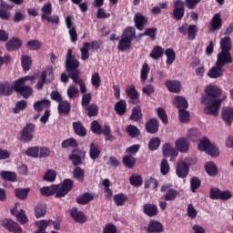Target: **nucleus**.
I'll use <instances>...</instances> for the list:
<instances>
[{
	"label": "nucleus",
	"instance_id": "nucleus-41",
	"mask_svg": "<svg viewBox=\"0 0 233 233\" xmlns=\"http://www.w3.org/2000/svg\"><path fill=\"white\" fill-rule=\"evenodd\" d=\"M122 37L124 39H128L129 41H132L133 39L137 40V35H136V28L132 26L127 27L123 32Z\"/></svg>",
	"mask_w": 233,
	"mask_h": 233
},
{
	"label": "nucleus",
	"instance_id": "nucleus-22",
	"mask_svg": "<svg viewBox=\"0 0 233 233\" xmlns=\"http://www.w3.org/2000/svg\"><path fill=\"white\" fill-rule=\"evenodd\" d=\"M162 154L164 157H170V156H173V157H177V156H179L177 149L174 148L170 143H166L163 145Z\"/></svg>",
	"mask_w": 233,
	"mask_h": 233
},
{
	"label": "nucleus",
	"instance_id": "nucleus-51",
	"mask_svg": "<svg viewBox=\"0 0 233 233\" xmlns=\"http://www.w3.org/2000/svg\"><path fill=\"white\" fill-rule=\"evenodd\" d=\"M159 187V182H157V179L150 177L149 178H146L144 188H152L153 190H156Z\"/></svg>",
	"mask_w": 233,
	"mask_h": 233
},
{
	"label": "nucleus",
	"instance_id": "nucleus-59",
	"mask_svg": "<svg viewBox=\"0 0 233 233\" xmlns=\"http://www.w3.org/2000/svg\"><path fill=\"white\" fill-rule=\"evenodd\" d=\"M91 132H93V134H96V136H101V134H103V127L97 120H94L93 122H91Z\"/></svg>",
	"mask_w": 233,
	"mask_h": 233
},
{
	"label": "nucleus",
	"instance_id": "nucleus-20",
	"mask_svg": "<svg viewBox=\"0 0 233 233\" xmlns=\"http://www.w3.org/2000/svg\"><path fill=\"white\" fill-rule=\"evenodd\" d=\"M165 86L172 94H179L181 92V82L178 80H167Z\"/></svg>",
	"mask_w": 233,
	"mask_h": 233
},
{
	"label": "nucleus",
	"instance_id": "nucleus-10",
	"mask_svg": "<svg viewBox=\"0 0 233 233\" xmlns=\"http://www.w3.org/2000/svg\"><path fill=\"white\" fill-rule=\"evenodd\" d=\"M190 172V166L187 165L185 161H179L177 163L176 167V175L180 179H185Z\"/></svg>",
	"mask_w": 233,
	"mask_h": 233
},
{
	"label": "nucleus",
	"instance_id": "nucleus-31",
	"mask_svg": "<svg viewBox=\"0 0 233 233\" xmlns=\"http://www.w3.org/2000/svg\"><path fill=\"white\" fill-rule=\"evenodd\" d=\"M58 106H57V110H58V114H64L65 116H68V114H70V110H72V105L70 104V102L65 100V101H61L58 102Z\"/></svg>",
	"mask_w": 233,
	"mask_h": 233
},
{
	"label": "nucleus",
	"instance_id": "nucleus-35",
	"mask_svg": "<svg viewBox=\"0 0 233 233\" xmlns=\"http://www.w3.org/2000/svg\"><path fill=\"white\" fill-rule=\"evenodd\" d=\"M221 52H230L232 50V38L225 36L220 40Z\"/></svg>",
	"mask_w": 233,
	"mask_h": 233
},
{
	"label": "nucleus",
	"instance_id": "nucleus-63",
	"mask_svg": "<svg viewBox=\"0 0 233 233\" xmlns=\"http://www.w3.org/2000/svg\"><path fill=\"white\" fill-rule=\"evenodd\" d=\"M199 187H201V179H199V177H191L190 178L191 192H196V190H198Z\"/></svg>",
	"mask_w": 233,
	"mask_h": 233
},
{
	"label": "nucleus",
	"instance_id": "nucleus-33",
	"mask_svg": "<svg viewBox=\"0 0 233 233\" xmlns=\"http://www.w3.org/2000/svg\"><path fill=\"white\" fill-rule=\"evenodd\" d=\"M130 121H141L143 119V112L141 111V106H136L131 110V115L129 116Z\"/></svg>",
	"mask_w": 233,
	"mask_h": 233
},
{
	"label": "nucleus",
	"instance_id": "nucleus-54",
	"mask_svg": "<svg viewBox=\"0 0 233 233\" xmlns=\"http://www.w3.org/2000/svg\"><path fill=\"white\" fill-rule=\"evenodd\" d=\"M211 145L210 140L207 137H204L198 143V150L200 152H207Z\"/></svg>",
	"mask_w": 233,
	"mask_h": 233
},
{
	"label": "nucleus",
	"instance_id": "nucleus-39",
	"mask_svg": "<svg viewBox=\"0 0 233 233\" xmlns=\"http://www.w3.org/2000/svg\"><path fill=\"white\" fill-rule=\"evenodd\" d=\"M21 65L24 72H28L32 68V57L28 55L21 56Z\"/></svg>",
	"mask_w": 233,
	"mask_h": 233
},
{
	"label": "nucleus",
	"instance_id": "nucleus-14",
	"mask_svg": "<svg viewBox=\"0 0 233 233\" xmlns=\"http://www.w3.org/2000/svg\"><path fill=\"white\" fill-rule=\"evenodd\" d=\"M143 213L147 218H156L159 214V208H157V205L156 204L146 203L143 205Z\"/></svg>",
	"mask_w": 233,
	"mask_h": 233
},
{
	"label": "nucleus",
	"instance_id": "nucleus-44",
	"mask_svg": "<svg viewBox=\"0 0 233 233\" xmlns=\"http://www.w3.org/2000/svg\"><path fill=\"white\" fill-rule=\"evenodd\" d=\"M50 100L46 99L37 101L34 104V110H35V112H43L44 108H48V106H50Z\"/></svg>",
	"mask_w": 233,
	"mask_h": 233
},
{
	"label": "nucleus",
	"instance_id": "nucleus-47",
	"mask_svg": "<svg viewBox=\"0 0 233 233\" xmlns=\"http://www.w3.org/2000/svg\"><path fill=\"white\" fill-rule=\"evenodd\" d=\"M85 110H86L88 117H96L99 114V106L96 104L86 106Z\"/></svg>",
	"mask_w": 233,
	"mask_h": 233
},
{
	"label": "nucleus",
	"instance_id": "nucleus-30",
	"mask_svg": "<svg viewBox=\"0 0 233 233\" xmlns=\"http://www.w3.org/2000/svg\"><path fill=\"white\" fill-rule=\"evenodd\" d=\"M114 110L117 116H125L127 114V100H119L114 106Z\"/></svg>",
	"mask_w": 233,
	"mask_h": 233
},
{
	"label": "nucleus",
	"instance_id": "nucleus-61",
	"mask_svg": "<svg viewBox=\"0 0 233 233\" xmlns=\"http://www.w3.org/2000/svg\"><path fill=\"white\" fill-rule=\"evenodd\" d=\"M178 117L180 123H188V121L190 120V113H188L187 109H179Z\"/></svg>",
	"mask_w": 233,
	"mask_h": 233
},
{
	"label": "nucleus",
	"instance_id": "nucleus-16",
	"mask_svg": "<svg viewBox=\"0 0 233 233\" xmlns=\"http://www.w3.org/2000/svg\"><path fill=\"white\" fill-rule=\"evenodd\" d=\"M70 217L76 223H86L88 218L86 217L85 213L83 211H78L77 208H72L69 210Z\"/></svg>",
	"mask_w": 233,
	"mask_h": 233
},
{
	"label": "nucleus",
	"instance_id": "nucleus-62",
	"mask_svg": "<svg viewBox=\"0 0 233 233\" xmlns=\"http://www.w3.org/2000/svg\"><path fill=\"white\" fill-rule=\"evenodd\" d=\"M25 156H28V157L33 158L39 157V146L27 148V150L25 151Z\"/></svg>",
	"mask_w": 233,
	"mask_h": 233
},
{
	"label": "nucleus",
	"instance_id": "nucleus-7",
	"mask_svg": "<svg viewBox=\"0 0 233 233\" xmlns=\"http://www.w3.org/2000/svg\"><path fill=\"white\" fill-rule=\"evenodd\" d=\"M0 226L5 230H8V232L23 233V228H21L17 222H14V220L10 218H3L0 220Z\"/></svg>",
	"mask_w": 233,
	"mask_h": 233
},
{
	"label": "nucleus",
	"instance_id": "nucleus-17",
	"mask_svg": "<svg viewBox=\"0 0 233 233\" xmlns=\"http://www.w3.org/2000/svg\"><path fill=\"white\" fill-rule=\"evenodd\" d=\"M146 132L147 134H157L159 132V120L156 117L150 118L146 123Z\"/></svg>",
	"mask_w": 233,
	"mask_h": 233
},
{
	"label": "nucleus",
	"instance_id": "nucleus-3",
	"mask_svg": "<svg viewBox=\"0 0 233 233\" xmlns=\"http://www.w3.org/2000/svg\"><path fill=\"white\" fill-rule=\"evenodd\" d=\"M35 132V124L28 123L19 133V139L22 143H30L34 139V133Z\"/></svg>",
	"mask_w": 233,
	"mask_h": 233
},
{
	"label": "nucleus",
	"instance_id": "nucleus-12",
	"mask_svg": "<svg viewBox=\"0 0 233 233\" xmlns=\"http://www.w3.org/2000/svg\"><path fill=\"white\" fill-rule=\"evenodd\" d=\"M69 76L75 85H79L81 94H86V85L81 78V71H75V73H70Z\"/></svg>",
	"mask_w": 233,
	"mask_h": 233
},
{
	"label": "nucleus",
	"instance_id": "nucleus-36",
	"mask_svg": "<svg viewBox=\"0 0 233 233\" xmlns=\"http://www.w3.org/2000/svg\"><path fill=\"white\" fill-rule=\"evenodd\" d=\"M76 201L78 205H88L90 201H94V195L91 193L86 192L82 196L77 197Z\"/></svg>",
	"mask_w": 233,
	"mask_h": 233
},
{
	"label": "nucleus",
	"instance_id": "nucleus-40",
	"mask_svg": "<svg viewBox=\"0 0 233 233\" xmlns=\"http://www.w3.org/2000/svg\"><path fill=\"white\" fill-rule=\"evenodd\" d=\"M175 106L178 108V110H187L188 108V101L183 96H176Z\"/></svg>",
	"mask_w": 233,
	"mask_h": 233
},
{
	"label": "nucleus",
	"instance_id": "nucleus-26",
	"mask_svg": "<svg viewBox=\"0 0 233 233\" xmlns=\"http://www.w3.org/2000/svg\"><path fill=\"white\" fill-rule=\"evenodd\" d=\"M35 218L36 219H41V218H45L46 216V204L38 203L34 208Z\"/></svg>",
	"mask_w": 233,
	"mask_h": 233
},
{
	"label": "nucleus",
	"instance_id": "nucleus-52",
	"mask_svg": "<svg viewBox=\"0 0 233 233\" xmlns=\"http://www.w3.org/2000/svg\"><path fill=\"white\" fill-rule=\"evenodd\" d=\"M179 196V192L177 189L169 188L167 189L164 198L165 201H176V198Z\"/></svg>",
	"mask_w": 233,
	"mask_h": 233
},
{
	"label": "nucleus",
	"instance_id": "nucleus-56",
	"mask_svg": "<svg viewBox=\"0 0 233 233\" xmlns=\"http://www.w3.org/2000/svg\"><path fill=\"white\" fill-rule=\"evenodd\" d=\"M150 72V66L148 64L145 63L142 66L141 71H140V80L142 83H145L147 79H148V74Z\"/></svg>",
	"mask_w": 233,
	"mask_h": 233
},
{
	"label": "nucleus",
	"instance_id": "nucleus-5",
	"mask_svg": "<svg viewBox=\"0 0 233 233\" xmlns=\"http://www.w3.org/2000/svg\"><path fill=\"white\" fill-rule=\"evenodd\" d=\"M85 157H86V152L82 149L76 148L72 150L68 159L69 161H72L73 167H81V165H83V161H85Z\"/></svg>",
	"mask_w": 233,
	"mask_h": 233
},
{
	"label": "nucleus",
	"instance_id": "nucleus-48",
	"mask_svg": "<svg viewBox=\"0 0 233 233\" xmlns=\"http://www.w3.org/2000/svg\"><path fill=\"white\" fill-rule=\"evenodd\" d=\"M61 147H62V148H68V147L77 148V147H79V144H77V140H76V138L70 137V138L64 140L61 143Z\"/></svg>",
	"mask_w": 233,
	"mask_h": 233
},
{
	"label": "nucleus",
	"instance_id": "nucleus-53",
	"mask_svg": "<svg viewBox=\"0 0 233 233\" xmlns=\"http://www.w3.org/2000/svg\"><path fill=\"white\" fill-rule=\"evenodd\" d=\"M102 134L105 136L106 141H116V137L112 135V129L110 128V126L105 125Z\"/></svg>",
	"mask_w": 233,
	"mask_h": 233
},
{
	"label": "nucleus",
	"instance_id": "nucleus-32",
	"mask_svg": "<svg viewBox=\"0 0 233 233\" xmlns=\"http://www.w3.org/2000/svg\"><path fill=\"white\" fill-rule=\"evenodd\" d=\"M12 93L13 86H10V82L6 81L4 83H0V97L1 96L8 97L9 96H12Z\"/></svg>",
	"mask_w": 233,
	"mask_h": 233
},
{
	"label": "nucleus",
	"instance_id": "nucleus-24",
	"mask_svg": "<svg viewBox=\"0 0 233 233\" xmlns=\"http://www.w3.org/2000/svg\"><path fill=\"white\" fill-rule=\"evenodd\" d=\"M221 117L228 127L232 125L233 121V107H226L222 109Z\"/></svg>",
	"mask_w": 233,
	"mask_h": 233
},
{
	"label": "nucleus",
	"instance_id": "nucleus-18",
	"mask_svg": "<svg viewBox=\"0 0 233 233\" xmlns=\"http://www.w3.org/2000/svg\"><path fill=\"white\" fill-rule=\"evenodd\" d=\"M134 23L137 30H144L145 25H148V17L143 15L141 13H137L134 16Z\"/></svg>",
	"mask_w": 233,
	"mask_h": 233
},
{
	"label": "nucleus",
	"instance_id": "nucleus-29",
	"mask_svg": "<svg viewBox=\"0 0 233 233\" xmlns=\"http://www.w3.org/2000/svg\"><path fill=\"white\" fill-rule=\"evenodd\" d=\"M132 49V40H129L128 38H123L118 41L117 45V50L120 52H127L128 50Z\"/></svg>",
	"mask_w": 233,
	"mask_h": 233
},
{
	"label": "nucleus",
	"instance_id": "nucleus-9",
	"mask_svg": "<svg viewBox=\"0 0 233 233\" xmlns=\"http://www.w3.org/2000/svg\"><path fill=\"white\" fill-rule=\"evenodd\" d=\"M233 63L232 55L230 51H220L217 56L216 65L218 66H225V65H228Z\"/></svg>",
	"mask_w": 233,
	"mask_h": 233
},
{
	"label": "nucleus",
	"instance_id": "nucleus-15",
	"mask_svg": "<svg viewBox=\"0 0 233 233\" xmlns=\"http://www.w3.org/2000/svg\"><path fill=\"white\" fill-rule=\"evenodd\" d=\"M176 150L182 152V154H187L190 148V142L187 140L186 137H179L175 142Z\"/></svg>",
	"mask_w": 233,
	"mask_h": 233
},
{
	"label": "nucleus",
	"instance_id": "nucleus-50",
	"mask_svg": "<svg viewBox=\"0 0 233 233\" xmlns=\"http://www.w3.org/2000/svg\"><path fill=\"white\" fill-rule=\"evenodd\" d=\"M101 154V149L99 147H97L96 144L91 143L90 144V149H89V156L91 159L96 160L97 157H99V155Z\"/></svg>",
	"mask_w": 233,
	"mask_h": 233
},
{
	"label": "nucleus",
	"instance_id": "nucleus-1",
	"mask_svg": "<svg viewBox=\"0 0 233 233\" xmlns=\"http://www.w3.org/2000/svg\"><path fill=\"white\" fill-rule=\"evenodd\" d=\"M205 94L201 96L200 103L206 106L204 108V114L206 116H219V108H221V103L223 102L221 97V88L209 85L204 89Z\"/></svg>",
	"mask_w": 233,
	"mask_h": 233
},
{
	"label": "nucleus",
	"instance_id": "nucleus-27",
	"mask_svg": "<svg viewBox=\"0 0 233 233\" xmlns=\"http://www.w3.org/2000/svg\"><path fill=\"white\" fill-rule=\"evenodd\" d=\"M28 194H30V187H17L15 189V196L16 199H20V201H25V199H28Z\"/></svg>",
	"mask_w": 233,
	"mask_h": 233
},
{
	"label": "nucleus",
	"instance_id": "nucleus-19",
	"mask_svg": "<svg viewBox=\"0 0 233 233\" xmlns=\"http://www.w3.org/2000/svg\"><path fill=\"white\" fill-rule=\"evenodd\" d=\"M221 26H223V20L221 19V15L217 13L210 21L209 31L216 32V30H219Z\"/></svg>",
	"mask_w": 233,
	"mask_h": 233
},
{
	"label": "nucleus",
	"instance_id": "nucleus-2",
	"mask_svg": "<svg viewBox=\"0 0 233 233\" xmlns=\"http://www.w3.org/2000/svg\"><path fill=\"white\" fill-rule=\"evenodd\" d=\"M72 49H68L66 56V71L67 74H74L75 72L79 71V60L76 59V56L72 55Z\"/></svg>",
	"mask_w": 233,
	"mask_h": 233
},
{
	"label": "nucleus",
	"instance_id": "nucleus-23",
	"mask_svg": "<svg viewBox=\"0 0 233 233\" xmlns=\"http://www.w3.org/2000/svg\"><path fill=\"white\" fill-rule=\"evenodd\" d=\"M73 130L78 137H86V127L83 126L81 121L73 122Z\"/></svg>",
	"mask_w": 233,
	"mask_h": 233
},
{
	"label": "nucleus",
	"instance_id": "nucleus-4",
	"mask_svg": "<svg viewBox=\"0 0 233 233\" xmlns=\"http://www.w3.org/2000/svg\"><path fill=\"white\" fill-rule=\"evenodd\" d=\"M56 187H58V191L56 194V198H65L74 189V180L66 178L61 184L56 185Z\"/></svg>",
	"mask_w": 233,
	"mask_h": 233
},
{
	"label": "nucleus",
	"instance_id": "nucleus-60",
	"mask_svg": "<svg viewBox=\"0 0 233 233\" xmlns=\"http://www.w3.org/2000/svg\"><path fill=\"white\" fill-rule=\"evenodd\" d=\"M129 183L132 187H141V185H143V177H141V175H133L129 177Z\"/></svg>",
	"mask_w": 233,
	"mask_h": 233
},
{
	"label": "nucleus",
	"instance_id": "nucleus-38",
	"mask_svg": "<svg viewBox=\"0 0 233 233\" xmlns=\"http://www.w3.org/2000/svg\"><path fill=\"white\" fill-rule=\"evenodd\" d=\"M163 54H165V49L159 46H156L151 53L149 54V56L151 59H155V61H157L158 59H161L163 57Z\"/></svg>",
	"mask_w": 233,
	"mask_h": 233
},
{
	"label": "nucleus",
	"instance_id": "nucleus-11",
	"mask_svg": "<svg viewBox=\"0 0 233 233\" xmlns=\"http://www.w3.org/2000/svg\"><path fill=\"white\" fill-rule=\"evenodd\" d=\"M23 46V40L16 36L11 37L7 43H5V49L7 52H16Z\"/></svg>",
	"mask_w": 233,
	"mask_h": 233
},
{
	"label": "nucleus",
	"instance_id": "nucleus-43",
	"mask_svg": "<svg viewBox=\"0 0 233 233\" xmlns=\"http://www.w3.org/2000/svg\"><path fill=\"white\" fill-rule=\"evenodd\" d=\"M205 171L207 172L208 176L214 177L218 174V166L214 164V162H207L204 166Z\"/></svg>",
	"mask_w": 233,
	"mask_h": 233
},
{
	"label": "nucleus",
	"instance_id": "nucleus-8",
	"mask_svg": "<svg viewBox=\"0 0 233 233\" xmlns=\"http://www.w3.org/2000/svg\"><path fill=\"white\" fill-rule=\"evenodd\" d=\"M173 17L177 21H181L185 17V2L176 0L173 4Z\"/></svg>",
	"mask_w": 233,
	"mask_h": 233
},
{
	"label": "nucleus",
	"instance_id": "nucleus-21",
	"mask_svg": "<svg viewBox=\"0 0 233 233\" xmlns=\"http://www.w3.org/2000/svg\"><path fill=\"white\" fill-rule=\"evenodd\" d=\"M163 224L157 220L151 219L147 225V232L148 233H161L163 232Z\"/></svg>",
	"mask_w": 233,
	"mask_h": 233
},
{
	"label": "nucleus",
	"instance_id": "nucleus-64",
	"mask_svg": "<svg viewBox=\"0 0 233 233\" xmlns=\"http://www.w3.org/2000/svg\"><path fill=\"white\" fill-rule=\"evenodd\" d=\"M27 106L25 100H21L15 103V107L13 108V112L15 114H19V112L25 110Z\"/></svg>",
	"mask_w": 233,
	"mask_h": 233
},
{
	"label": "nucleus",
	"instance_id": "nucleus-45",
	"mask_svg": "<svg viewBox=\"0 0 233 233\" xmlns=\"http://www.w3.org/2000/svg\"><path fill=\"white\" fill-rule=\"evenodd\" d=\"M73 177L77 181H80V183H83L85 181V170L79 166L75 167L73 170Z\"/></svg>",
	"mask_w": 233,
	"mask_h": 233
},
{
	"label": "nucleus",
	"instance_id": "nucleus-6",
	"mask_svg": "<svg viewBox=\"0 0 233 233\" xmlns=\"http://www.w3.org/2000/svg\"><path fill=\"white\" fill-rule=\"evenodd\" d=\"M13 90L21 95L24 99H28V97L34 94V89L32 86H25V84H19L17 82L13 83Z\"/></svg>",
	"mask_w": 233,
	"mask_h": 233
},
{
	"label": "nucleus",
	"instance_id": "nucleus-58",
	"mask_svg": "<svg viewBox=\"0 0 233 233\" xmlns=\"http://www.w3.org/2000/svg\"><path fill=\"white\" fill-rule=\"evenodd\" d=\"M88 48H90V43L86 42L83 47L80 49L82 61H86V59L90 57V51Z\"/></svg>",
	"mask_w": 233,
	"mask_h": 233
},
{
	"label": "nucleus",
	"instance_id": "nucleus-25",
	"mask_svg": "<svg viewBox=\"0 0 233 233\" xmlns=\"http://www.w3.org/2000/svg\"><path fill=\"white\" fill-rule=\"evenodd\" d=\"M223 76V66L216 65L208 72V77L210 79H218Z\"/></svg>",
	"mask_w": 233,
	"mask_h": 233
},
{
	"label": "nucleus",
	"instance_id": "nucleus-55",
	"mask_svg": "<svg viewBox=\"0 0 233 233\" xmlns=\"http://www.w3.org/2000/svg\"><path fill=\"white\" fill-rule=\"evenodd\" d=\"M165 55L167 56V65H173L176 61V51L172 48L166 49Z\"/></svg>",
	"mask_w": 233,
	"mask_h": 233
},
{
	"label": "nucleus",
	"instance_id": "nucleus-46",
	"mask_svg": "<svg viewBox=\"0 0 233 233\" xmlns=\"http://www.w3.org/2000/svg\"><path fill=\"white\" fill-rule=\"evenodd\" d=\"M201 132L198 128H191L187 131V137L190 139L193 143L199 140Z\"/></svg>",
	"mask_w": 233,
	"mask_h": 233
},
{
	"label": "nucleus",
	"instance_id": "nucleus-49",
	"mask_svg": "<svg viewBox=\"0 0 233 233\" xmlns=\"http://www.w3.org/2000/svg\"><path fill=\"white\" fill-rule=\"evenodd\" d=\"M126 130L129 137H139V136H141V131L134 125H128Z\"/></svg>",
	"mask_w": 233,
	"mask_h": 233
},
{
	"label": "nucleus",
	"instance_id": "nucleus-34",
	"mask_svg": "<svg viewBox=\"0 0 233 233\" xmlns=\"http://www.w3.org/2000/svg\"><path fill=\"white\" fill-rule=\"evenodd\" d=\"M0 177L4 181H9L10 183H15L17 181V174L12 171H1Z\"/></svg>",
	"mask_w": 233,
	"mask_h": 233
},
{
	"label": "nucleus",
	"instance_id": "nucleus-13",
	"mask_svg": "<svg viewBox=\"0 0 233 233\" xmlns=\"http://www.w3.org/2000/svg\"><path fill=\"white\" fill-rule=\"evenodd\" d=\"M126 95L129 98L128 103L131 105H139V92L136 90V86L132 85L129 88H127Z\"/></svg>",
	"mask_w": 233,
	"mask_h": 233
},
{
	"label": "nucleus",
	"instance_id": "nucleus-28",
	"mask_svg": "<svg viewBox=\"0 0 233 233\" xmlns=\"http://www.w3.org/2000/svg\"><path fill=\"white\" fill-rule=\"evenodd\" d=\"M59 187L57 185H52L50 187H43L40 189L41 195L46 196V198H50L54 194H57Z\"/></svg>",
	"mask_w": 233,
	"mask_h": 233
},
{
	"label": "nucleus",
	"instance_id": "nucleus-42",
	"mask_svg": "<svg viewBox=\"0 0 233 233\" xmlns=\"http://www.w3.org/2000/svg\"><path fill=\"white\" fill-rule=\"evenodd\" d=\"M136 161V157H132V155H125L122 158V163L126 168H134Z\"/></svg>",
	"mask_w": 233,
	"mask_h": 233
},
{
	"label": "nucleus",
	"instance_id": "nucleus-57",
	"mask_svg": "<svg viewBox=\"0 0 233 233\" xmlns=\"http://www.w3.org/2000/svg\"><path fill=\"white\" fill-rule=\"evenodd\" d=\"M196 35H198V25H190L187 26V39L189 41H194L196 39Z\"/></svg>",
	"mask_w": 233,
	"mask_h": 233
},
{
	"label": "nucleus",
	"instance_id": "nucleus-37",
	"mask_svg": "<svg viewBox=\"0 0 233 233\" xmlns=\"http://www.w3.org/2000/svg\"><path fill=\"white\" fill-rule=\"evenodd\" d=\"M113 201L116 207H123L128 201V196L125 193H118L113 197Z\"/></svg>",
	"mask_w": 233,
	"mask_h": 233
}]
</instances>
